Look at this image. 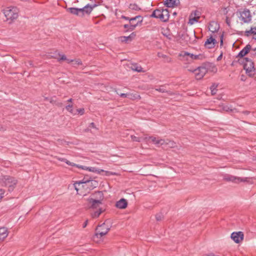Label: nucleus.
<instances>
[{
  "mask_svg": "<svg viewBox=\"0 0 256 256\" xmlns=\"http://www.w3.org/2000/svg\"><path fill=\"white\" fill-rule=\"evenodd\" d=\"M94 7V6L88 4L82 8H70L68 9V10L73 14L82 16L85 14H90Z\"/></svg>",
  "mask_w": 256,
  "mask_h": 256,
  "instance_id": "1",
  "label": "nucleus"
},
{
  "mask_svg": "<svg viewBox=\"0 0 256 256\" xmlns=\"http://www.w3.org/2000/svg\"><path fill=\"white\" fill-rule=\"evenodd\" d=\"M0 184L2 186L8 188L10 192L14 190L17 184V180L10 176H2L0 178Z\"/></svg>",
  "mask_w": 256,
  "mask_h": 256,
  "instance_id": "2",
  "label": "nucleus"
},
{
  "mask_svg": "<svg viewBox=\"0 0 256 256\" xmlns=\"http://www.w3.org/2000/svg\"><path fill=\"white\" fill-rule=\"evenodd\" d=\"M110 228V226L108 220H106L102 224L98 226L96 228V233L94 236V240H96V238H99L106 235Z\"/></svg>",
  "mask_w": 256,
  "mask_h": 256,
  "instance_id": "3",
  "label": "nucleus"
},
{
  "mask_svg": "<svg viewBox=\"0 0 256 256\" xmlns=\"http://www.w3.org/2000/svg\"><path fill=\"white\" fill-rule=\"evenodd\" d=\"M244 68L246 73L250 77L254 76L256 74V69L252 60L248 58H244L243 60Z\"/></svg>",
  "mask_w": 256,
  "mask_h": 256,
  "instance_id": "4",
  "label": "nucleus"
},
{
  "mask_svg": "<svg viewBox=\"0 0 256 256\" xmlns=\"http://www.w3.org/2000/svg\"><path fill=\"white\" fill-rule=\"evenodd\" d=\"M152 16L166 22L168 18V12L166 9H157L153 12Z\"/></svg>",
  "mask_w": 256,
  "mask_h": 256,
  "instance_id": "5",
  "label": "nucleus"
},
{
  "mask_svg": "<svg viewBox=\"0 0 256 256\" xmlns=\"http://www.w3.org/2000/svg\"><path fill=\"white\" fill-rule=\"evenodd\" d=\"M4 14L7 20H14L18 16V10L15 7L7 8L4 10Z\"/></svg>",
  "mask_w": 256,
  "mask_h": 256,
  "instance_id": "6",
  "label": "nucleus"
},
{
  "mask_svg": "<svg viewBox=\"0 0 256 256\" xmlns=\"http://www.w3.org/2000/svg\"><path fill=\"white\" fill-rule=\"evenodd\" d=\"M239 20L244 23H249L252 20V14L248 9L240 12Z\"/></svg>",
  "mask_w": 256,
  "mask_h": 256,
  "instance_id": "7",
  "label": "nucleus"
},
{
  "mask_svg": "<svg viewBox=\"0 0 256 256\" xmlns=\"http://www.w3.org/2000/svg\"><path fill=\"white\" fill-rule=\"evenodd\" d=\"M224 179L228 182H232L234 183L238 184L240 182H246L248 181L247 178L237 177L230 174H226L224 176Z\"/></svg>",
  "mask_w": 256,
  "mask_h": 256,
  "instance_id": "8",
  "label": "nucleus"
},
{
  "mask_svg": "<svg viewBox=\"0 0 256 256\" xmlns=\"http://www.w3.org/2000/svg\"><path fill=\"white\" fill-rule=\"evenodd\" d=\"M144 140H145L146 142H148L149 141H151L154 144L158 146H162L165 144V140L163 139H158L156 137L154 136H148L147 135L144 136Z\"/></svg>",
  "mask_w": 256,
  "mask_h": 256,
  "instance_id": "9",
  "label": "nucleus"
},
{
  "mask_svg": "<svg viewBox=\"0 0 256 256\" xmlns=\"http://www.w3.org/2000/svg\"><path fill=\"white\" fill-rule=\"evenodd\" d=\"M194 72L197 80L202 78L207 72L206 68L204 66H200L194 70Z\"/></svg>",
  "mask_w": 256,
  "mask_h": 256,
  "instance_id": "10",
  "label": "nucleus"
},
{
  "mask_svg": "<svg viewBox=\"0 0 256 256\" xmlns=\"http://www.w3.org/2000/svg\"><path fill=\"white\" fill-rule=\"evenodd\" d=\"M142 18L140 16H136L130 20V28H129L130 31L133 30L138 24L142 22Z\"/></svg>",
  "mask_w": 256,
  "mask_h": 256,
  "instance_id": "11",
  "label": "nucleus"
},
{
  "mask_svg": "<svg viewBox=\"0 0 256 256\" xmlns=\"http://www.w3.org/2000/svg\"><path fill=\"white\" fill-rule=\"evenodd\" d=\"M230 237L236 243L238 244L244 240V234L242 232H233Z\"/></svg>",
  "mask_w": 256,
  "mask_h": 256,
  "instance_id": "12",
  "label": "nucleus"
},
{
  "mask_svg": "<svg viewBox=\"0 0 256 256\" xmlns=\"http://www.w3.org/2000/svg\"><path fill=\"white\" fill-rule=\"evenodd\" d=\"M250 50V44H246L238 54L237 57L240 58H244V56L249 54Z\"/></svg>",
  "mask_w": 256,
  "mask_h": 256,
  "instance_id": "13",
  "label": "nucleus"
},
{
  "mask_svg": "<svg viewBox=\"0 0 256 256\" xmlns=\"http://www.w3.org/2000/svg\"><path fill=\"white\" fill-rule=\"evenodd\" d=\"M82 182H84L88 188L90 189H92L94 188H96L98 186V182L96 180H82Z\"/></svg>",
  "mask_w": 256,
  "mask_h": 256,
  "instance_id": "14",
  "label": "nucleus"
},
{
  "mask_svg": "<svg viewBox=\"0 0 256 256\" xmlns=\"http://www.w3.org/2000/svg\"><path fill=\"white\" fill-rule=\"evenodd\" d=\"M89 203L91 204L90 208L93 209H96L100 208V204H102V202L100 200H96L93 198H90L88 200Z\"/></svg>",
  "mask_w": 256,
  "mask_h": 256,
  "instance_id": "15",
  "label": "nucleus"
},
{
  "mask_svg": "<svg viewBox=\"0 0 256 256\" xmlns=\"http://www.w3.org/2000/svg\"><path fill=\"white\" fill-rule=\"evenodd\" d=\"M128 202L124 198H122L120 200L118 201L116 204V208L120 209H124L127 207Z\"/></svg>",
  "mask_w": 256,
  "mask_h": 256,
  "instance_id": "16",
  "label": "nucleus"
},
{
  "mask_svg": "<svg viewBox=\"0 0 256 256\" xmlns=\"http://www.w3.org/2000/svg\"><path fill=\"white\" fill-rule=\"evenodd\" d=\"M245 35L247 36H252L253 39L256 40V26L251 28L248 30H246Z\"/></svg>",
  "mask_w": 256,
  "mask_h": 256,
  "instance_id": "17",
  "label": "nucleus"
},
{
  "mask_svg": "<svg viewBox=\"0 0 256 256\" xmlns=\"http://www.w3.org/2000/svg\"><path fill=\"white\" fill-rule=\"evenodd\" d=\"M216 42V40L212 37H210L206 41L204 46L208 48H212L214 46Z\"/></svg>",
  "mask_w": 256,
  "mask_h": 256,
  "instance_id": "18",
  "label": "nucleus"
},
{
  "mask_svg": "<svg viewBox=\"0 0 256 256\" xmlns=\"http://www.w3.org/2000/svg\"><path fill=\"white\" fill-rule=\"evenodd\" d=\"M8 232L7 228L5 227L0 228V239L3 241L8 236Z\"/></svg>",
  "mask_w": 256,
  "mask_h": 256,
  "instance_id": "19",
  "label": "nucleus"
},
{
  "mask_svg": "<svg viewBox=\"0 0 256 256\" xmlns=\"http://www.w3.org/2000/svg\"><path fill=\"white\" fill-rule=\"evenodd\" d=\"M178 0H166L164 4L169 8L174 7L178 3Z\"/></svg>",
  "mask_w": 256,
  "mask_h": 256,
  "instance_id": "20",
  "label": "nucleus"
},
{
  "mask_svg": "<svg viewBox=\"0 0 256 256\" xmlns=\"http://www.w3.org/2000/svg\"><path fill=\"white\" fill-rule=\"evenodd\" d=\"M208 29L210 32H214L218 30V26L216 22H212L210 23Z\"/></svg>",
  "mask_w": 256,
  "mask_h": 256,
  "instance_id": "21",
  "label": "nucleus"
},
{
  "mask_svg": "<svg viewBox=\"0 0 256 256\" xmlns=\"http://www.w3.org/2000/svg\"><path fill=\"white\" fill-rule=\"evenodd\" d=\"M104 210L102 208H99L98 210L91 213V216L93 218H98L100 214L104 212Z\"/></svg>",
  "mask_w": 256,
  "mask_h": 256,
  "instance_id": "22",
  "label": "nucleus"
},
{
  "mask_svg": "<svg viewBox=\"0 0 256 256\" xmlns=\"http://www.w3.org/2000/svg\"><path fill=\"white\" fill-rule=\"evenodd\" d=\"M200 14H198L197 16H193V14H191L189 19L188 24H193L196 22H198V20L200 18Z\"/></svg>",
  "mask_w": 256,
  "mask_h": 256,
  "instance_id": "23",
  "label": "nucleus"
},
{
  "mask_svg": "<svg viewBox=\"0 0 256 256\" xmlns=\"http://www.w3.org/2000/svg\"><path fill=\"white\" fill-rule=\"evenodd\" d=\"M176 146V143L173 142V141H171V140H165V144H164L163 146H164V148H174Z\"/></svg>",
  "mask_w": 256,
  "mask_h": 256,
  "instance_id": "24",
  "label": "nucleus"
},
{
  "mask_svg": "<svg viewBox=\"0 0 256 256\" xmlns=\"http://www.w3.org/2000/svg\"><path fill=\"white\" fill-rule=\"evenodd\" d=\"M180 56H190L192 59V60H197L199 59L200 56H202L200 55H194L193 54H190L187 52H184V54H180Z\"/></svg>",
  "mask_w": 256,
  "mask_h": 256,
  "instance_id": "25",
  "label": "nucleus"
},
{
  "mask_svg": "<svg viewBox=\"0 0 256 256\" xmlns=\"http://www.w3.org/2000/svg\"><path fill=\"white\" fill-rule=\"evenodd\" d=\"M132 69L133 70L137 72H144L145 71L143 70L141 66H138L136 64H132L131 66Z\"/></svg>",
  "mask_w": 256,
  "mask_h": 256,
  "instance_id": "26",
  "label": "nucleus"
},
{
  "mask_svg": "<svg viewBox=\"0 0 256 256\" xmlns=\"http://www.w3.org/2000/svg\"><path fill=\"white\" fill-rule=\"evenodd\" d=\"M57 54H55L54 55H53V56H51V57H52V58H57L58 61H60V60H67V58L66 57V56L64 54H58V56H60V58H58L56 56Z\"/></svg>",
  "mask_w": 256,
  "mask_h": 256,
  "instance_id": "27",
  "label": "nucleus"
},
{
  "mask_svg": "<svg viewBox=\"0 0 256 256\" xmlns=\"http://www.w3.org/2000/svg\"><path fill=\"white\" fill-rule=\"evenodd\" d=\"M128 98L130 100H137L140 98V96L137 94L128 93Z\"/></svg>",
  "mask_w": 256,
  "mask_h": 256,
  "instance_id": "28",
  "label": "nucleus"
},
{
  "mask_svg": "<svg viewBox=\"0 0 256 256\" xmlns=\"http://www.w3.org/2000/svg\"><path fill=\"white\" fill-rule=\"evenodd\" d=\"M135 36L134 33H132L130 36H122L120 38V40L122 42H126L129 40H132V38Z\"/></svg>",
  "mask_w": 256,
  "mask_h": 256,
  "instance_id": "29",
  "label": "nucleus"
},
{
  "mask_svg": "<svg viewBox=\"0 0 256 256\" xmlns=\"http://www.w3.org/2000/svg\"><path fill=\"white\" fill-rule=\"evenodd\" d=\"M248 54L251 58H253L256 57V47H252L250 45V50Z\"/></svg>",
  "mask_w": 256,
  "mask_h": 256,
  "instance_id": "30",
  "label": "nucleus"
},
{
  "mask_svg": "<svg viewBox=\"0 0 256 256\" xmlns=\"http://www.w3.org/2000/svg\"><path fill=\"white\" fill-rule=\"evenodd\" d=\"M57 159L60 161L64 162H66L67 164L72 166H74L76 165L75 164L70 162L69 160H67L66 159L64 158L58 157V158H57Z\"/></svg>",
  "mask_w": 256,
  "mask_h": 256,
  "instance_id": "31",
  "label": "nucleus"
},
{
  "mask_svg": "<svg viewBox=\"0 0 256 256\" xmlns=\"http://www.w3.org/2000/svg\"><path fill=\"white\" fill-rule=\"evenodd\" d=\"M88 170L91 172H95L96 174H100L101 172H104V170L100 169H97L94 167H89L88 168Z\"/></svg>",
  "mask_w": 256,
  "mask_h": 256,
  "instance_id": "32",
  "label": "nucleus"
},
{
  "mask_svg": "<svg viewBox=\"0 0 256 256\" xmlns=\"http://www.w3.org/2000/svg\"><path fill=\"white\" fill-rule=\"evenodd\" d=\"M131 140L133 142H140L142 140H144V137H138L133 135L130 136Z\"/></svg>",
  "mask_w": 256,
  "mask_h": 256,
  "instance_id": "33",
  "label": "nucleus"
},
{
  "mask_svg": "<svg viewBox=\"0 0 256 256\" xmlns=\"http://www.w3.org/2000/svg\"><path fill=\"white\" fill-rule=\"evenodd\" d=\"M218 84H214L210 88V90H211V94L212 95H214L216 94L217 92V87Z\"/></svg>",
  "mask_w": 256,
  "mask_h": 256,
  "instance_id": "34",
  "label": "nucleus"
},
{
  "mask_svg": "<svg viewBox=\"0 0 256 256\" xmlns=\"http://www.w3.org/2000/svg\"><path fill=\"white\" fill-rule=\"evenodd\" d=\"M82 184H84V182H82V180L78 182H76L74 184V188L77 192H78L80 188V186Z\"/></svg>",
  "mask_w": 256,
  "mask_h": 256,
  "instance_id": "35",
  "label": "nucleus"
},
{
  "mask_svg": "<svg viewBox=\"0 0 256 256\" xmlns=\"http://www.w3.org/2000/svg\"><path fill=\"white\" fill-rule=\"evenodd\" d=\"M82 62L79 59L74 60V61L72 63V65L74 66H76L78 65H82Z\"/></svg>",
  "mask_w": 256,
  "mask_h": 256,
  "instance_id": "36",
  "label": "nucleus"
},
{
  "mask_svg": "<svg viewBox=\"0 0 256 256\" xmlns=\"http://www.w3.org/2000/svg\"><path fill=\"white\" fill-rule=\"evenodd\" d=\"M66 109L71 114H74L73 106L72 104L67 105L66 106Z\"/></svg>",
  "mask_w": 256,
  "mask_h": 256,
  "instance_id": "37",
  "label": "nucleus"
},
{
  "mask_svg": "<svg viewBox=\"0 0 256 256\" xmlns=\"http://www.w3.org/2000/svg\"><path fill=\"white\" fill-rule=\"evenodd\" d=\"M163 218H164V216H163L162 214V213L157 214L156 216V220L158 221L161 220Z\"/></svg>",
  "mask_w": 256,
  "mask_h": 256,
  "instance_id": "38",
  "label": "nucleus"
},
{
  "mask_svg": "<svg viewBox=\"0 0 256 256\" xmlns=\"http://www.w3.org/2000/svg\"><path fill=\"white\" fill-rule=\"evenodd\" d=\"M84 108H79V109H77L76 110V113H74V114H80V115H82L84 114Z\"/></svg>",
  "mask_w": 256,
  "mask_h": 256,
  "instance_id": "39",
  "label": "nucleus"
},
{
  "mask_svg": "<svg viewBox=\"0 0 256 256\" xmlns=\"http://www.w3.org/2000/svg\"><path fill=\"white\" fill-rule=\"evenodd\" d=\"M222 109L224 110H225L226 112H229V111L232 110V109L230 108L229 106L227 105L224 106V105L222 104Z\"/></svg>",
  "mask_w": 256,
  "mask_h": 256,
  "instance_id": "40",
  "label": "nucleus"
},
{
  "mask_svg": "<svg viewBox=\"0 0 256 256\" xmlns=\"http://www.w3.org/2000/svg\"><path fill=\"white\" fill-rule=\"evenodd\" d=\"M156 90L161 92H164L166 91L164 86H160L159 88H156Z\"/></svg>",
  "mask_w": 256,
  "mask_h": 256,
  "instance_id": "41",
  "label": "nucleus"
},
{
  "mask_svg": "<svg viewBox=\"0 0 256 256\" xmlns=\"http://www.w3.org/2000/svg\"><path fill=\"white\" fill-rule=\"evenodd\" d=\"M74 166H76V167H77V168H81V169L85 170H88V168H89V167H87V166H86L78 165V164H76V165Z\"/></svg>",
  "mask_w": 256,
  "mask_h": 256,
  "instance_id": "42",
  "label": "nucleus"
},
{
  "mask_svg": "<svg viewBox=\"0 0 256 256\" xmlns=\"http://www.w3.org/2000/svg\"><path fill=\"white\" fill-rule=\"evenodd\" d=\"M5 194V190L4 189H0V200L2 198Z\"/></svg>",
  "mask_w": 256,
  "mask_h": 256,
  "instance_id": "43",
  "label": "nucleus"
},
{
  "mask_svg": "<svg viewBox=\"0 0 256 256\" xmlns=\"http://www.w3.org/2000/svg\"><path fill=\"white\" fill-rule=\"evenodd\" d=\"M117 94H119L120 97H122V98H128V93H126V94H124V93L118 94V93H117Z\"/></svg>",
  "mask_w": 256,
  "mask_h": 256,
  "instance_id": "44",
  "label": "nucleus"
},
{
  "mask_svg": "<svg viewBox=\"0 0 256 256\" xmlns=\"http://www.w3.org/2000/svg\"><path fill=\"white\" fill-rule=\"evenodd\" d=\"M198 14H200V12L198 11H195L192 13V14H193V16H197Z\"/></svg>",
  "mask_w": 256,
  "mask_h": 256,
  "instance_id": "45",
  "label": "nucleus"
},
{
  "mask_svg": "<svg viewBox=\"0 0 256 256\" xmlns=\"http://www.w3.org/2000/svg\"><path fill=\"white\" fill-rule=\"evenodd\" d=\"M124 28H127L128 30H129V28H130V23L129 24H124Z\"/></svg>",
  "mask_w": 256,
  "mask_h": 256,
  "instance_id": "46",
  "label": "nucleus"
},
{
  "mask_svg": "<svg viewBox=\"0 0 256 256\" xmlns=\"http://www.w3.org/2000/svg\"><path fill=\"white\" fill-rule=\"evenodd\" d=\"M66 60L68 63L70 64V63H71V62L72 63V62L74 61V60H70V59H68L67 58V60Z\"/></svg>",
  "mask_w": 256,
  "mask_h": 256,
  "instance_id": "47",
  "label": "nucleus"
},
{
  "mask_svg": "<svg viewBox=\"0 0 256 256\" xmlns=\"http://www.w3.org/2000/svg\"><path fill=\"white\" fill-rule=\"evenodd\" d=\"M88 224V220H86L83 224V228H86V226Z\"/></svg>",
  "mask_w": 256,
  "mask_h": 256,
  "instance_id": "48",
  "label": "nucleus"
},
{
  "mask_svg": "<svg viewBox=\"0 0 256 256\" xmlns=\"http://www.w3.org/2000/svg\"><path fill=\"white\" fill-rule=\"evenodd\" d=\"M90 126L92 127V128H96L95 124H94V122L90 123Z\"/></svg>",
  "mask_w": 256,
  "mask_h": 256,
  "instance_id": "49",
  "label": "nucleus"
},
{
  "mask_svg": "<svg viewBox=\"0 0 256 256\" xmlns=\"http://www.w3.org/2000/svg\"><path fill=\"white\" fill-rule=\"evenodd\" d=\"M226 24H227L228 26H230V20L228 19V18H226Z\"/></svg>",
  "mask_w": 256,
  "mask_h": 256,
  "instance_id": "50",
  "label": "nucleus"
},
{
  "mask_svg": "<svg viewBox=\"0 0 256 256\" xmlns=\"http://www.w3.org/2000/svg\"><path fill=\"white\" fill-rule=\"evenodd\" d=\"M240 79H241V80H242V81L245 80V76H244L242 75Z\"/></svg>",
  "mask_w": 256,
  "mask_h": 256,
  "instance_id": "51",
  "label": "nucleus"
},
{
  "mask_svg": "<svg viewBox=\"0 0 256 256\" xmlns=\"http://www.w3.org/2000/svg\"><path fill=\"white\" fill-rule=\"evenodd\" d=\"M223 36H221V40H220V45H222L223 44V40H222Z\"/></svg>",
  "mask_w": 256,
  "mask_h": 256,
  "instance_id": "52",
  "label": "nucleus"
},
{
  "mask_svg": "<svg viewBox=\"0 0 256 256\" xmlns=\"http://www.w3.org/2000/svg\"><path fill=\"white\" fill-rule=\"evenodd\" d=\"M68 102H72V98H70L69 100H68Z\"/></svg>",
  "mask_w": 256,
  "mask_h": 256,
  "instance_id": "53",
  "label": "nucleus"
},
{
  "mask_svg": "<svg viewBox=\"0 0 256 256\" xmlns=\"http://www.w3.org/2000/svg\"><path fill=\"white\" fill-rule=\"evenodd\" d=\"M82 180H90V179H88V178H84Z\"/></svg>",
  "mask_w": 256,
  "mask_h": 256,
  "instance_id": "54",
  "label": "nucleus"
},
{
  "mask_svg": "<svg viewBox=\"0 0 256 256\" xmlns=\"http://www.w3.org/2000/svg\"><path fill=\"white\" fill-rule=\"evenodd\" d=\"M221 56H222V55H220V56H218V60H219Z\"/></svg>",
  "mask_w": 256,
  "mask_h": 256,
  "instance_id": "55",
  "label": "nucleus"
},
{
  "mask_svg": "<svg viewBox=\"0 0 256 256\" xmlns=\"http://www.w3.org/2000/svg\"><path fill=\"white\" fill-rule=\"evenodd\" d=\"M124 18H125V19H126V20H128V18H126V16H124Z\"/></svg>",
  "mask_w": 256,
  "mask_h": 256,
  "instance_id": "56",
  "label": "nucleus"
},
{
  "mask_svg": "<svg viewBox=\"0 0 256 256\" xmlns=\"http://www.w3.org/2000/svg\"><path fill=\"white\" fill-rule=\"evenodd\" d=\"M3 240L2 239H0V242H2Z\"/></svg>",
  "mask_w": 256,
  "mask_h": 256,
  "instance_id": "57",
  "label": "nucleus"
}]
</instances>
